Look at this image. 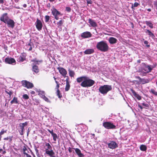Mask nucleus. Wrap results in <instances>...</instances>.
<instances>
[{
	"instance_id": "nucleus-24",
	"label": "nucleus",
	"mask_w": 157,
	"mask_h": 157,
	"mask_svg": "<svg viewBox=\"0 0 157 157\" xmlns=\"http://www.w3.org/2000/svg\"><path fill=\"white\" fill-rule=\"evenodd\" d=\"M52 13L54 16H56L60 14V13L56 9H54L52 12Z\"/></svg>"
},
{
	"instance_id": "nucleus-28",
	"label": "nucleus",
	"mask_w": 157,
	"mask_h": 157,
	"mask_svg": "<svg viewBox=\"0 0 157 157\" xmlns=\"http://www.w3.org/2000/svg\"><path fill=\"white\" fill-rule=\"evenodd\" d=\"M10 103L11 104H12L13 103H18L17 98L16 97H14L13 99L11 101Z\"/></svg>"
},
{
	"instance_id": "nucleus-5",
	"label": "nucleus",
	"mask_w": 157,
	"mask_h": 157,
	"mask_svg": "<svg viewBox=\"0 0 157 157\" xmlns=\"http://www.w3.org/2000/svg\"><path fill=\"white\" fill-rule=\"evenodd\" d=\"M103 126L107 129H114L116 126L113 123L110 122H105L103 123Z\"/></svg>"
},
{
	"instance_id": "nucleus-13",
	"label": "nucleus",
	"mask_w": 157,
	"mask_h": 157,
	"mask_svg": "<svg viewBox=\"0 0 157 157\" xmlns=\"http://www.w3.org/2000/svg\"><path fill=\"white\" fill-rule=\"evenodd\" d=\"M57 69L59 71L60 74H61L63 76L65 77L66 75L67 74V71L66 70L62 67H58Z\"/></svg>"
},
{
	"instance_id": "nucleus-53",
	"label": "nucleus",
	"mask_w": 157,
	"mask_h": 157,
	"mask_svg": "<svg viewBox=\"0 0 157 157\" xmlns=\"http://www.w3.org/2000/svg\"><path fill=\"white\" fill-rule=\"evenodd\" d=\"M87 4H91L92 3V1L91 0H87Z\"/></svg>"
},
{
	"instance_id": "nucleus-27",
	"label": "nucleus",
	"mask_w": 157,
	"mask_h": 157,
	"mask_svg": "<svg viewBox=\"0 0 157 157\" xmlns=\"http://www.w3.org/2000/svg\"><path fill=\"white\" fill-rule=\"evenodd\" d=\"M140 149L143 151H146L147 150V147L144 145H141L140 147Z\"/></svg>"
},
{
	"instance_id": "nucleus-22",
	"label": "nucleus",
	"mask_w": 157,
	"mask_h": 157,
	"mask_svg": "<svg viewBox=\"0 0 157 157\" xmlns=\"http://www.w3.org/2000/svg\"><path fill=\"white\" fill-rule=\"evenodd\" d=\"M146 31L145 32L146 33H148V35H149L150 37H151L152 39H154L155 38V36L151 31L148 29H146Z\"/></svg>"
},
{
	"instance_id": "nucleus-12",
	"label": "nucleus",
	"mask_w": 157,
	"mask_h": 157,
	"mask_svg": "<svg viewBox=\"0 0 157 157\" xmlns=\"http://www.w3.org/2000/svg\"><path fill=\"white\" fill-rule=\"evenodd\" d=\"M92 34L89 32H85L81 34V36L83 38H87L91 37Z\"/></svg>"
},
{
	"instance_id": "nucleus-21",
	"label": "nucleus",
	"mask_w": 157,
	"mask_h": 157,
	"mask_svg": "<svg viewBox=\"0 0 157 157\" xmlns=\"http://www.w3.org/2000/svg\"><path fill=\"white\" fill-rule=\"evenodd\" d=\"M27 123L25 122V123H21L19 124V126L20 127V128L21 130H22V131H24V127L25 126H26L27 125Z\"/></svg>"
},
{
	"instance_id": "nucleus-31",
	"label": "nucleus",
	"mask_w": 157,
	"mask_h": 157,
	"mask_svg": "<svg viewBox=\"0 0 157 157\" xmlns=\"http://www.w3.org/2000/svg\"><path fill=\"white\" fill-rule=\"evenodd\" d=\"M68 71L69 75L71 77H74L75 74L74 72L73 71L71 70L70 69H69L68 70Z\"/></svg>"
},
{
	"instance_id": "nucleus-46",
	"label": "nucleus",
	"mask_w": 157,
	"mask_h": 157,
	"mask_svg": "<svg viewBox=\"0 0 157 157\" xmlns=\"http://www.w3.org/2000/svg\"><path fill=\"white\" fill-rule=\"evenodd\" d=\"M144 44H147L146 46L147 47L149 48V47H150V45H147V44L148 43V42L147 41L145 40V41H144Z\"/></svg>"
},
{
	"instance_id": "nucleus-2",
	"label": "nucleus",
	"mask_w": 157,
	"mask_h": 157,
	"mask_svg": "<svg viewBox=\"0 0 157 157\" xmlns=\"http://www.w3.org/2000/svg\"><path fill=\"white\" fill-rule=\"evenodd\" d=\"M96 48L98 50L103 52L107 51L109 48L106 42L105 41H102L98 42L96 45Z\"/></svg>"
},
{
	"instance_id": "nucleus-4",
	"label": "nucleus",
	"mask_w": 157,
	"mask_h": 157,
	"mask_svg": "<svg viewBox=\"0 0 157 157\" xmlns=\"http://www.w3.org/2000/svg\"><path fill=\"white\" fill-rule=\"evenodd\" d=\"M155 65L153 66L147 65L144 64L143 67V69L146 71V72H141L140 75H141L142 74V76H143L145 75V74L146 73L151 72L153 68L155 67Z\"/></svg>"
},
{
	"instance_id": "nucleus-37",
	"label": "nucleus",
	"mask_w": 157,
	"mask_h": 157,
	"mask_svg": "<svg viewBox=\"0 0 157 157\" xmlns=\"http://www.w3.org/2000/svg\"><path fill=\"white\" fill-rule=\"evenodd\" d=\"M43 99L45 101L48 102L50 103V101L49 100V99L46 97L45 96L44 97V98H43Z\"/></svg>"
},
{
	"instance_id": "nucleus-10",
	"label": "nucleus",
	"mask_w": 157,
	"mask_h": 157,
	"mask_svg": "<svg viewBox=\"0 0 157 157\" xmlns=\"http://www.w3.org/2000/svg\"><path fill=\"white\" fill-rule=\"evenodd\" d=\"M5 62L10 64H14L16 62L15 60L13 58H6L5 59Z\"/></svg>"
},
{
	"instance_id": "nucleus-30",
	"label": "nucleus",
	"mask_w": 157,
	"mask_h": 157,
	"mask_svg": "<svg viewBox=\"0 0 157 157\" xmlns=\"http://www.w3.org/2000/svg\"><path fill=\"white\" fill-rule=\"evenodd\" d=\"M33 61H34L36 64H37L41 63L43 62V60H37L36 59H34Z\"/></svg>"
},
{
	"instance_id": "nucleus-38",
	"label": "nucleus",
	"mask_w": 157,
	"mask_h": 157,
	"mask_svg": "<svg viewBox=\"0 0 157 157\" xmlns=\"http://www.w3.org/2000/svg\"><path fill=\"white\" fill-rule=\"evenodd\" d=\"M18 59L19 61L23 62L25 60V58L24 57L21 56Z\"/></svg>"
},
{
	"instance_id": "nucleus-64",
	"label": "nucleus",
	"mask_w": 157,
	"mask_h": 157,
	"mask_svg": "<svg viewBox=\"0 0 157 157\" xmlns=\"http://www.w3.org/2000/svg\"><path fill=\"white\" fill-rule=\"evenodd\" d=\"M6 153V151H3L2 152V154H5Z\"/></svg>"
},
{
	"instance_id": "nucleus-42",
	"label": "nucleus",
	"mask_w": 157,
	"mask_h": 157,
	"mask_svg": "<svg viewBox=\"0 0 157 157\" xmlns=\"http://www.w3.org/2000/svg\"><path fill=\"white\" fill-rule=\"evenodd\" d=\"M23 98L25 99H27L29 98V97L27 94H25L23 95Z\"/></svg>"
},
{
	"instance_id": "nucleus-33",
	"label": "nucleus",
	"mask_w": 157,
	"mask_h": 157,
	"mask_svg": "<svg viewBox=\"0 0 157 157\" xmlns=\"http://www.w3.org/2000/svg\"><path fill=\"white\" fill-rule=\"evenodd\" d=\"M39 95L42 98H44V97L45 94L44 91H40L39 93Z\"/></svg>"
},
{
	"instance_id": "nucleus-26",
	"label": "nucleus",
	"mask_w": 157,
	"mask_h": 157,
	"mask_svg": "<svg viewBox=\"0 0 157 157\" xmlns=\"http://www.w3.org/2000/svg\"><path fill=\"white\" fill-rule=\"evenodd\" d=\"M145 23L151 28L152 29L153 28V24L150 21H145Z\"/></svg>"
},
{
	"instance_id": "nucleus-52",
	"label": "nucleus",
	"mask_w": 157,
	"mask_h": 157,
	"mask_svg": "<svg viewBox=\"0 0 157 157\" xmlns=\"http://www.w3.org/2000/svg\"><path fill=\"white\" fill-rule=\"evenodd\" d=\"M5 132H6V131H4L3 129H2L0 132L1 133V134L2 135Z\"/></svg>"
},
{
	"instance_id": "nucleus-45",
	"label": "nucleus",
	"mask_w": 157,
	"mask_h": 157,
	"mask_svg": "<svg viewBox=\"0 0 157 157\" xmlns=\"http://www.w3.org/2000/svg\"><path fill=\"white\" fill-rule=\"evenodd\" d=\"M4 140H7L9 139L10 141H11L12 140V137H7L6 138H5L4 139Z\"/></svg>"
},
{
	"instance_id": "nucleus-58",
	"label": "nucleus",
	"mask_w": 157,
	"mask_h": 157,
	"mask_svg": "<svg viewBox=\"0 0 157 157\" xmlns=\"http://www.w3.org/2000/svg\"><path fill=\"white\" fill-rule=\"evenodd\" d=\"M27 150V149L25 147L24 148H23V153L24 154V152H25V151L26 150Z\"/></svg>"
},
{
	"instance_id": "nucleus-43",
	"label": "nucleus",
	"mask_w": 157,
	"mask_h": 157,
	"mask_svg": "<svg viewBox=\"0 0 157 157\" xmlns=\"http://www.w3.org/2000/svg\"><path fill=\"white\" fill-rule=\"evenodd\" d=\"M142 104L143 106L146 108H148L149 107V105L145 103H142Z\"/></svg>"
},
{
	"instance_id": "nucleus-56",
	"label": "nucleus",
	"mask_w": 157,
	"mask_h": 157,
	"mask_svg": "<svg viewBox=\"0 0 157 157\" xmlns=\"http://www.w3.org/2000/svg\"><path fill=\"white\" fill-rule=\"evenodd\" d=\"M35 151H36V153H38V150L35 147Z\"/></svg>"
},
{
	"instance_id": "nucleus-62",
	"label": "nucleus",
	"mask_w": 157,
	"mask_h": 157,
	"mask_svg": "<svg viewBox=\"0 0 157 157\" xmlns=\"http://www.w3.org/2000/svg\"><path fill=\"white\" fill-rule=\"evenodd\" d=\"M138 107L141 109H142L143 108L140 105H138Z\"/></svg>"
},
{
	"instance_id": "nucleus-40",
	"label": "nucleus",
	"mask_w": 157,
	"mask_h": 157,
	"mask_svg": "<svg viewBox=\"0 0 157 157\" xmlns=\"http://www.w3.org/2000/svg\"><path fill=\"white\" fill-rule=\"evenodd\" d=\"M50 18V17L48 15H46L45 17V21L47 22L48 21Z\"/></svg>"
},
{
	"instance_id": "nucleus-23",
	"label": "nucleus",
	"mask_w": 157,
	"mask_h": 157,
	"mask_svg": "<svg viewBox=\"0 0 157 157\" xmlns=\"http://www.w3.org/2000/svg\"><path fill=\"white\" fill-rule=\"evenodd\" d=\"M32 68L33 71L36 73H37L39 71V69H38V67L36 65L33 66Z\"/></svg>"
},
{
	"instance_id": "nucleus-54",
	"label": "nucleus",
	"mask_w": 157,
	"mask_h": 157,
	"mask_svg": "<svg viewBox=\"0 0 157 157\" xmlns=\"http://www.w3.org/2000/svg\"><path fill=\"white\" fill-rule=\"evenodd\" d=\"M136 78L137 79H139L140 81V82L141 81V80H142V78H140V77L139 76H137V77H136Z\"/></svg>"
},
{
	"instance_id": "nucleus-35",
	"label": "nucleus",
	"mask_w": 157,
	"mask_h": 157,
	"mask_svg": "<svg viewBox=\"0 0 157 157\" xmlns=\"http://www.w3.org/2000/svg\"><path fill=\"white\" fill-rule=\"evenodd\" d=\"M150 92L153 94L157 96V92L156 91L153 89H151Z\"/></svg>"
},
{
	"instance_id": "nucleus-29",
	"label": "nucleus",
	"mask_w": 157,
	"mask_h": 157,
	"mask_svg": "<svg viewBox=\"0 0 157 157\" xmlns=\"http://www.w3.org/2000/svg\"><path fill=\"white\" fill-rule=\"evenodd\" d=\"M150 81V79H142L140 81L143 84L148 83Z\"/></svg>"
},
{
	"instance_id": "nucleus-59",
	"label": "nucleus",
	"mask_w": 157,
	"mask_h": 157,
	"mask_svg": "<svg viewBox=\"0 0 157 157\" xmlns=\"http://www.w3.org/2000/svg\"><path fill=\"white\" fill-rule=\"evenodd\" d=\"M59 84H57L56 85V88L57 89V90L59 88Z\"/></svg>"
},
{
	"instance_id": "nucleus-63",
	"label": "nucleus",
	"mask_w": 157,
	"mask_h": 157,
	"mask_svg": "<svg viewBox=\"0 0 157 157\" xmlns=\"http://www.w3.org/2000/svg\"><path fill=\"white\" fill-rule=\"evenodd\" d=\"M23 6L25 7V8H26V7H27V5L26 4H23Z\"/></svg>"
},
{
	"instance_id": "nucleus-47",
	"label": "nucleus",
	"mask_w": 157,
	"mask_h": 157,
	"mask_svg": "<svg viewBox=\"0 0 157 157\" xmlns=\"http://www.w3.org/2000/svg\"><path fill=\"white\" fill-rule=\"evenodd\" d=\"M71 9L69 7H66V10L68 12H70L71 11Z\"/></svg>"
},
{
	"instance_id": "nucleus-25",
	"label": "nucleus",
	"mask_w": 157,
	"mask_h": 157,
	"mask_svg": "<svg viewBox=\"0 0 157 157\" xmlns=\"http://www.w3.org/2000/svg\"><path fill=\"white\" fill-rule=\"evenodd\" d=\"M45 146L47 147L46 148H45V151H46L47 150H50L52 149V147L49 143H45Z\"/></svg>"
},
{
	"instance_id": "nucleus-19",
	"label": "nucleus",
	"mask_w": 157,
	"mask_h": 157,
	"mask_svg": "<svg viewBox=\"0 0 157 157\" xmlns=\"http://www.w3.org/2000/svg\"><path fill=\"white\" fill-rule=\"evenodd\" d=\"M70 87L69 82V78L68 77L66 79V86L65 88V91H68L69 90Z\"/></svg>"
},
{
	"instance_id": "nucleus-48",
	"label": "nucleus",
	"mask_w": 157,
	"mask_h": 157,
	"mask_svg": "<svg viewBox=\"0 0 157 157\" xmlns=\"http://www.w3.org/2000/svg\"><path fill=\"white\" fill-rule=\"evenodd\" d=\"M154 4L155 7H156L157 9V1H155L154 2Z\"/></svg>"
},
{
	"instance_id": "nucleus-8",
	"label": "nucleus",
	"mask_w": 157,
	"mask_h": 157,
	"mask_svg": "<svg viewBox=\"0 0 157 157\" xmlns=\"http://www.w3.org/2000/svg\"><path fill=\"white\" fill-rule=\"evenodd\" d=\"M7 13L3 14L0 18V21L5 23L9 19V17L7 16Z\"/></svg>"
},
{
	"instance_id": "nucleus-32",
	"label": "nucleus",
	"mask_w": 157,
	"mask_h": 157,
	"mask_svg": "<svg viewBox=\"0 0 157 157\" xmlns=\"http://www.w3.org/2000/svg\"><path fill=\"white\" fill-rule=\"evenodd\" d=\"M6 93L10 95V98L11 95L13 94V92L11 91H9L8 90H5Z\"/></svg>"
},
{
	"instance_id": "nucleus-49",
	"label": "nucleus",
	"mask_w": 157,
	"mask_h": 157,
	"mask_svg": "<svg viewBox=\"0 0 157 157\" xmlns=\"http://www.w3.org/2000/svg\"><path fill=\"white\" fill-rule=\"evenodd\" d=\"M68 151L69 152L71 153L72 152H74V151L72 150V149L70 147H69L68 148Z\"/></svg>"
},
{
	"instance_id": "nucleus-18",
	"label": "nucleus",
	"mask_w": 157,
	"mask_h": 157,
	"mask_svg": "<svg viewBox=\"0 0 157 157\" xmlns=\"http://www.w3.org/2000/svg\"><path fill=\"white\" fill-rule=\"evenodd\" d=\"M109 41L111 44H113L117 43V40L113 37H110L108 39Z\"/></svg>"
},
{
	"instance_id": "nucleus-11",
	"label": "nucleus",
	"mask_w": 157,
	"mask_h": 157,
	"mask_svg": "<svg viewBox=\"0 0 157 157\" xmlns=\"http://www.w3.org/2000/svg\"><path fill=\"white\" fill-rule=\"evenodd\" d=\"M5 23L7 24L9 27H11L12 28H13L14 26V22L13 20L10 19L9 18Z\"/></svg>"
},
{
	"instance_id": "nucleus-55",
	"label": "nucleus",
	"mask_w": 157,
	"mask_h": 157,
	"mask_svg": "<svg viewBox=\"0 0 157 157\" xmlns=\"http://www.w3.org/2000/svg\"><path fill=\"white\" fill-rule=\"evenodd\" d=\"M4 3V0H0V4H3Z\"/></svg>"
},
{
	"instance_id": "nucleus-44",
	"label": "nucleus",
	"mask_w": 157,
	"mask_h": 157,
	"mask_svg": "<svg viewBox=\"0 0 157 157\" xmlns=\"http://www.w3.org/2000/svg\"><path fill=\"white\" fill-rule=\"evenodd\" d=\"M28 46H30V47H29V51H31L32 50V45H31V44L29 43L28 44Z\"/></svg>"
},
{
	"instance_id": "nucleus-15",
	"label": "nucleus",
	"mask_w": 157,
	"mask_h": 157,
	"mask_svg": "<svg viewBox=\"0 0 157 157\" xmlns=\"http://www.w3.org/2000/svg\"><path fill=\"white\" fill-rule=\"evenodd\" d=\"M45 153L49 155L50 157H55L54 155L55 153L52 149L50 150H47L46 151H45Z\"/></svg>"
},
{
	"instance_id": "nucleus-1",
	"label": "nucleus",
	"mask_w": 157,
	"mask_h": 157,
	"mask_svg": "<svg viewBox=\"0 0 157 157\" xmlns=\"http://www.w3.org/2000/svg\"><path fill=\"white\" fill-rule=\"evenodd\" d=\"M76 81L78 83H81L80 85L84 87H90L92 86L94 83V81L90 79L86 76H83L78 78Z\"/></svg>"
},
{
	"instance_id": "nucleus-34",
	"label": "nucleus",
	"mask_w": 157,
	"mask_h": 157,
	"mask_svg": "<svg viewBox=\"0 0 157 157\" xmlns=\"http://www.w3.org/2000/svg\"><path fill=\"white\" fill-rule=\"evenodd\" d=\"M56 94L57 96H58L59 98H61L62 97V95L60 93L59 90L58 89L56 92Z\"/></svg>"
},
{
	"instance_id": "nucleus-39",
	"label": "nucleus",
	"mask_w": 157,
	"mask_h": 157,
	"mask_svg": "<svg viewBox=\"0 0 157 157\" xmlns=\"http://www.w3.org/2000/svg\"><path fill=\"white\" fill-rule=\"evenodd\" d=\"M139 5V4L137 2H135L133 4H132V8H133V7H136Z\"/></svg>"
},
{
	"instance_id": "nucleus-57",
	"label": "nucleus",
	"mask_w": 157,
	"mask_h": 157,
	"mask_svg": "<svg viewBox=\"0 0 157 157\" xmlns=\"http://www.w3.org/2000/svg\"><path fill=\"white\" fill-rule=\"evenodd\" d=\"M55 17V18L57 20H58L59 19V17L57 16V15L56 16H54Z\"/></svg>"
},
{
	"instance_id": "nucleus-17",
	"label": "nucleus",
	"mask_w": 157,
	"mask_h": 157,
	"mask_svg": "<svg viewBox=\"0 0 157 157\" xmlns=\"http://www.w3.org/2000/svg\"><path fill=\"white\" fill-rule=\"evenodd\" d=\"M130 90L132 93L133 94L134 96L136 97L138 100H141V97L138 94H137L134 90H133L132 89H131Z\"/></svg>"
},
{
	"instance_id": "nucleus-60",
	"label": "nucleus",
	"mask_w": 157,
	"mask_h": 157,
	"mask_svg": "<svg viewBox=\"0 0 157 157\" xmlns=\"http://www.w3.org/2000/svg\"><path fill=\"white\" fill-rule=\"evenodd\" d=\"M30 93L32 94H35V92L33 91H31Z\"/></svg>"
},
{
	"instance_id": "nucleus-50",
	"label": "nucleus",
	"mask_w": 157,
	"mask_h": 157,
	"mask_svg": "<svg viewBox=\"0 0 157 157\" xmlns=\"http://www.w3.org/2000/svg\"><path fill=\"white\" fill-rule=\"evenodd\" d=\"M24 154L26 156V157H32L30 155L27 154L26 152H24Z\"/></svg>"
},
{
	"instance_id": "nucleus-41",
	"label": "nucleus",
	"mask_w": 157,
	"mask_h": 157,
	"mask_svg": "<svg viewBox=\"0 0 157 157\" xmlns=\"http://www.w3.org/2000/svg\"><path fill=\"white\" fill-rule=\"evenodd\" d=\"M63 22L62 20H61L59 22L57 23V25H58V26H61L63 24Z\"/></svg>"
},
{
	"instance_id": "nucleus-6",
	"label": "nucleus",
	"mask_w": 157,
	"mask_h": 157,
	"mask_svg": "<svg viewBox=\"0 0 157 157\" xmlns=\"http://www.w3.org/2000/svg\"><path fill=\"white\" fill-rule=\"evenodd\" d=\"M21 83L23 86L27 88H31L33 86V84L26 80L22 81Z\"/></svg>"
},
{
	"instance_id": "nucleus-3",
	"label": "nucleus",
	"mask_w": 157,
	"mask_h": 157,
	"mask_svg": "<svg viewBox=\"0 0 157 157\" xmlns=\"http://www.w3.org/2000/svg\"><path fill=\"white\" fill-rule=\"evenodd\" d=\"M111 86L109 85H104L100 86L99 89V91L103 94H105L109 91L112 90Z\"/></svg>"
},
{
	"instance_id": "nucleus-61",
	"label": "nucleus",
	"mask_w": 157,
	"mask_h": 157,
	"mask_svg": "<svg viewBox=\"0 0 157 157\" xmlns=\"http://www.w3.org/2000/svg\"><path fill=\"white\" fill-rule=\"evenodd\" d=\"M24 131H22V130H21V132H20V134L21 135H23V132Z\"/></svg>"
},
{
	"instance_id": "nucleus-9",
	"label": "nucleus",
	"mask_w": 157,
	"mask_h": 157,
	"mask_svg": "<svg viewBox=\"0 0 157 157\" xmlns=\"http://www.w3.org/2000/svg\"><path fill=\"white\" fill-rule=\"evenodd\" d=\"M108 147L109 148L114 149L118 147V145L115 141H111L108 144Z\"/></svg>"
},
{
	"instance_id": "nucleus-36",
	"label": "nucleus",
	"mask_w": 157,
	"mask_h": 157,
	"mask_svg": "<svg viewBox=\"0 0 157 157\" xmlns=\"http://www.w3.org/2000/svg\"><path fill=\"white\" fill-rule=\"evenodd\" d=\"M52 135L53 137V140L54 141H56V139L57 137V134L56 133H53Z\"/></svg>"
},
{
	"instance_id": "nucleus-16",
	"label": "nucleus",
	"mask_w": 157,
	"mask_h": 157,
	"mask_svg": "<svg viewBox=\"0 0 157 157\" xmlns=\"http://www.w3.org/2000/svg\"><path fill=\"white\" fill-rule=\"evenodd\" d=\"M88 22L92 27H95L97 26V24L95 21L89 18L88 19Z\"/></svg>"
},
{
	"instance_id": "nucleus-14",
	"label": "nucleus",
	"mask_w": 157,
	"mask_h": 157,
	"mask_svg": "<svg viewBox=\"0 0 157 157\" xmlns=\"http://www.w3.org/2000/svg\"><path fill=\"white\" fill-rule=\"evenodd\" d=\"M73 149L75 150L76 153L79 157H84V155L81 153V151L79 149L75 148H73Z\"/></svg>"
},
{
	"instance_id": "nucleus-20",
	"label": "nucleus",
	"mask_w": 157,
	"mask_h": 157,
	"mask_svg": "<svg viewBox=\"0 0 157 157\" xmlns=\"http://www.w3.org/2000/svg\"><path fill=\"white\" fill-rule=\"evenodd\" d=\"M94 52V51L93 49H88L84 52L85 54L88 55L93 54Z\"/></svg>"
},
{
	"instance_id": "nucleus-7",
	"label": "nucleus",
	"mask_w": 157,
	"mask_h": 157,
	"mask_svg": "<svg viewBox=\"0 0 157 157\" xmlns=\"http://www.w3.org/2000/svg\"><path fill=\"white\" fill-rule=\"evenodd\" d=\"M35 25L36 28L38 30L40 31L41 30L43 25L40 20L37 19L35 22Z\"/></svg>"
},
{
	"instance_id": "nucleus-51",
	"label": "nucleus",
	"mask_w": 157,
	"mask_h": 157,
	"mask_svg": "<svg viewBox=\"0 0 157 157\" xmlns=\"http://www.w3.org/2000/svg\"><path fill=\"white\" fill-rule=\"evenodd\" d=\"M48 131L52 135L54 133L53 130H50L49 129H48Z\"/></svg>"
}]
</instances>
